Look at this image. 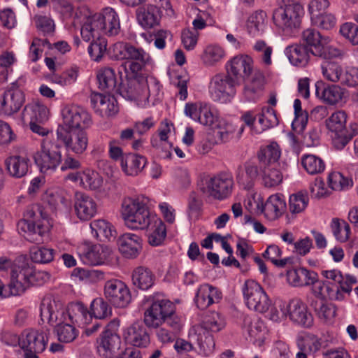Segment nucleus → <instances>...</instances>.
Masks as SVG:
<instances>
[{
    "label": "nucleus",
    "instance_id": "f8f14e48",
    "mask_svg": "<svg viewBox=\"0 0 358 358\" xmlns=\"http://www.w3.org/2000/svg\"><path fill=\"white\" fill-rule=\"evenodd\" d=\"M233 180L229 176L222 174L204 179L200 190L208 197L223 200L231 192Z\"/></svg>",
    "mask_w": 358,
    "mask_h": 358
},
{
    "label": "nucleus",
    "instance_id": "c756f323",
    "mask_svg": "<svg viewBox=\"0 0 358 358\" xmlns=\"http://www.w3.org/2000/svg\"><path fill=\"white\" fill-rule=\"evenodd\" d=\"M136 15L138 23L145 29H150L157 25L161 17L158 8L153 4L138 8Z\"/></svg>",
    "mask_w": 358,
    "mask_h": 358
},
{
    "label": "nucleus",
    "instance_id": "f3484780",
    "mask_svg": "<svg viewBox=\"0 0 358 358\" xmlns=\"http://www.w3.org/2000/svg\"><path fill=\"white\" fill-rule=\"evenodd\" d=\"M260 176V166L257 162L247 161L239 165L236 171V179L245 189H251Z\"/></svg>",
    "mask_w": 358,
    "mask_h": 358
},
{
    "label": "nucleus",
    "instance_id": "37998d69",
    "mask_svg": "<svg viewBox=\"0 0 358 358\" xmlns=\"http://www.w3.org/2000/svg\"><path fill=\"white\" fill-rule=\"evenodd\" d=\"M94 236L101 241L115 238L116 231L113 225L104 220H96L90 223Z\"/></svg>",
    "mask_w": 358,
    "mask_h": 358
},
{
    "label": "nucleus",
    "instance_id": "9d476101",
    "mask_svg": "<svg viewBox=\"0 0 358 358\" xmlns=\"http://www.w3.org/2000/svg\"><path fill=\"white\" fill-rule=\"evenodd\" d=\"M238 85V81L229 74H216L210 82V96L215 101L227 103L236 94V88Z\"/></svg>",
    "mask_w": 358,
    "mask_h": 358
},
{
    "label": "nucleus",
    "instance_id": "603ef678",
    "mask_svg": "<svg viewBox=\"0 0 358 358\" xmlns=\"http://www.w3.org/2000/svg\"><path fill=\"white\" fill-rule=\"evenodd\" d=\"M224 50L217 45H208L203 53L202 59L205 64L213 66L225 57Z\"/></svg>",
    "mask_w": 358,
    "mask_h": 358
},
{
    "label": "nucleus",
    "instance_id": "dca6fc26",
    "mask_svg": "<svg viewBox=\"0 0 358 358\" xmlns=\"http://www.w3.org/2000/svg\"><path fill=\"white\" fill-rule=\"evenodd\" d=\"M119 326L120 321L117 319L110 321L98 341V350L101 352L102 350L106 357H110L115 350L120 348L121 340L117 334Z\"/></svg>",
    "mask_w": 358,
    "mask_h": 358
},
{
    "label": "nucleus",
    "instance_id": "de8ad7c7",
    "mask_svg": "<svg viewBox=\"0 0 358 358\" xmlns=\"http://www.w3.org/2000/svg\"><path fill=\"white\" fill-rule=\"evenodd\" d=\"M348 96V91L338 85L325 87L322 93L323 101L330 105H335L343 101Z\"/></svg>",
    "mask_w": 358,
    "mask_h": 358
},
{
    "label": "nucleus",
    "instance_id": "aec40b11",
    "mask_svg": "<svg viewBox=\"0 0 358 358\" xmlns=\"http://www.w3.org/2000/svg\"><path fill=\"white\" fill-rule=\"evenodd\" d=\"M252 59L245 55L232 58L227 64V74L238 81V79L248 78L252 71Z\"/></svg>",
    "mask_w": 358,
    "mask_h": 358
},
{
    "label": "nucleus",
    "instance_id": "0e129e2a",
    "mask_svg": "<svg viewBox=\"0 0 358 358\" xmlns=\"http://www.w3.org/2000/svg\"><path fill=\"white\" fill-rule=\"evenodd\" d=\"M235 131V127L224 120H220L214 127V135L220 142L229 141Z\"/></svg>",
    "mask_w": 358,
    "mask_h": 358
},
{
    "label": "nucleus",
    "instance_id": "423d86ee",
    "mask_svg": "<svg viewBox=\"0 0 358 358\" xmlns=\"http://www.w3.org/2000/svg\"><path fill=\"white\" fill-rule=\"evenodd\" d=\"M34 159L41 172L50 173L55 171L62 162L60 144L49 138L43 139L41 149L34 155Z\"/></svg>",
    "mask_w": 358,
    "mask_h": 358
},
{
    "label": "nucleus",
    "instance_id": "4be33fe9",
    "mask_svg": "<svg viewBox=\"0 0 358 358\" xmlns=\"http://www.w3.org/2000/svg\"><path fill=\"white\" fill-rule=\"evenodd\" d=\"M31 164V160L26 154L13 155L5 160L9 176L15 178H21L26 176Z\"/></svg>",
    "mask_w": 358,
    "mask_h": 358
},
{
    "label": "nucleus",
    "instance_id": "9b49d317",
    "mask_svg": "<svg viewBox=\"0 0 358 358\" xmlns=\"http://www.w3.org/2000/svg\"><path fill=\"white\" fill-rule=\"evenodd\" d=\"M243 292L248 308L260 313L268 310L271 301L259 283L254 280H247Z\"/></svg>",
    "mask_w": 358,
    "mask_h": 358
},
{
    "label": "nucleus",
    "instance_id": "338daca9",
    "mask_svg": "<svg viewBox=\"0 0 358 358\" xmlns=\"http://www.w3.org/2000/svg\"><path fill=\"white\" fill-rule=\"evenodd\" d=\"M347 55V50L341 45H324L323 44L320 54L317 57L324 59H342Z\"/></svg>",
    "mask_w": 358,
    "mask_h": 358
},
{
    "label": "nucleus",
    "instance_id": "a19ab883",
    "mask_svg": "<svg viewBox=\"0 0 358 358\" xmlns=\"http://www.w3.org/2000/svg\"><path fill=\"white\" fill-rule=\"evenodd\" d=\"M266 13L263 10H257L248 19L247 29L249 34L258 36L263 34L266 27Z\"/></svg>",
    "mask_w": 358,
    "mask_h": 358
},
{
    "label": "nucleus",
    "instance_id": "e2e57ef3",
    "mask_svg": "<svg viewBox=\"0 0 358 358\" xmlns=\"http://www.w3.org/2000/svg\"><path fill=\"white\" fill-rule=\"evenodd\" d=\"M90 313L95 318L104 319L111 315V308L102 298H96L91 303Z\"/></svg>",
    "mask_w": 358,
    "mask_h": 358
},
{
    "label": "nucleus",
    "instance_id": "a878e982",
    "mask_svg": "<svg viewBox=\"0 0 358 358\" xmlns=\"http://www.w3.org/2000/svg\"><path fill=\"white\" fill-rule=\"evenodd\" d=\"M24 102V95L19 89H10L3 94L1 102V111L6 115L17 113Z\"/></svg>",
    "mask_w": 358,
    "mask_h": 358
},
{
    "label": "nucleus",
    "instance_id": "6e6d98bb",
    "mask_svg": "<svg viewBox=\"0 0 358 358\" xmlns=\"http://www.w3.org/2000/svg\"><path fill=\"white\" fill-rule=\"evenodd\" d=\"M327 182L329 187L336 191H342L352 186V180L345 177L340 172H331L329 174Z\"/></svg>",
    "mask_w": 358,
    "mask_h": 358
},
{
    "label": "nucleus",
    "instance_id": "f704fd0d",
    "mask_svg": "<svg viewBox=\"0 0 358 358\" xmlns=\"http://www.w3.org/2000/svg\"><path fill=\"white\" fill-rule=\"evenodd\" d=\"M280 157V150L276 143H271L268 145L261 148L258 152V164L260 168L264 169L265 166H276L277 162Z\"/></svg>",
    "mask_w": 358,
    "mask_h": 358
},
{
    "label": "nucleus",
    "instance_id": "8fccbe9b",
    "mask_svg": "<svg viewBox=\"0 0 358 358\" xmlns=\"http://www.w3.org/2000/svg\"><path fill=\"white\" fill-rule=\"evenodd\" d=\"M301 165L310 175L322 173L325 169L324 160L315 155H305L301 157Z\"/></svg>",
    "mask_w": 358,
    "mask_h": 358
},
{
    "label": "nucleus",
    "instance_id": "052dcab7",
    "mask_svg": "<svg viewBox=\"0 0 358 358\" xmlns=\"http://www.w3.org/2000/svg\"><path fill=\"white\" fill-rule=\"evenodd\" d=\"M91 318L90 310L80 302L71 305L68 309V318L71 321L86 322L87 317Z\"/></svg>",
    "mask_w": 358,
    "mask_h": 358
},
{
    "label": "nucleus",
    "instance_id": "3c124183",
    "mask_svg": "<svg viewBox=\"0 0 358 358\" xmlns=\"http://www.w3.org/2000/svg\"><path fill=\"white\" fill-rule=\"evenodd\" d=\"M260 176L264 185L266 187H275L282 181V175L276 169V166H265L264 169L260 168Z\"/></svg>",
    "mask_w": 358,
    "mask_h": 358
},
{
    "label": "nucleus",
    "instance_id": "ddd939ff",
    "mask_svg": "<svg viewBox=\"0 0 358 358\" xmlns=\"http://www.w3.org/2000/svg\"><path fill=\"white\" fill-rule=\"evenodd\" d=\"M14 271L19 284L18 290L22 294L30 285H42L50 278L48 272L35 270L25 262L22 265L14 267Z\"/></svg>",
    "mask_w": 358,
    "mask_h": 358
},
{
    "label": "nucleus",
    "instance_id": "412c9836",
    "mask_svg": "<svg viewBox=\"0 0 358 358\" xmlns=\"http://www.w3.org/2000/svg\"><path fill=\"white\" fill-rule=\"evenodd\" d=\"M74 208L77 217L80 220L86 221L96 215L98 206L93 198L84 193L78 192L76 194Z\"/></svg>",
    "mask_w": 358,
    "mask_h": 358
},
{
    "label": "nucleus",
    "instance_id": "58836bf2",
    "mask_svg": "<svg viewBox=\"0 0 358 358\" xmlns=\"http://www.w3.org/2000/svg\"><path fill=\"white\" fill-rule=\"evenodd\" d=\"M148 199L145 197H127L122 203L121 215L122 218L129 217L130 214L136 215L141 208V211L148 208Z\"/></svg>",
    "mask_w": 358,
    "mask_h": 358
},
{
    "label": "nucleus",
    "instance_id": "39448f33",
    "mask_svg": "<svg viewBox=\"0 0 358 358\" xmlns=\"http://www.w3.org/2000/svg\"><path fill=\"white\" fill-rule=\"evenodd\" d=\"M348 115L343 110L333 113L326 120V126L331 133L332 143L336 150H343L349 142L358 135V124L356 122L346 125Z\"/></svg>",
    "mask_w": 358,
    "mask_h": 358
},
{
    "label": "nucleus",
    "instance_id": "7ed1b4c3",
    "mask_svg": "<svg viewBox=\"0 0 358 358\" xmlns=\"http://www.w3.org/2000/svg\"><path fill=\"white\" fill-rule=\"evenodd\" d=\"M144 323L150 328L166 324L175 331H180L182 320L176 313V306L170 300L156 294L144 313Z\"/></svg>",
    "mask_w": 358,
    "mask_h": 358
},
{
    "label": "nucleus",
    "instance_id": "680f3d73",
    "mask_svg": "<svg viewBox=\"0 0 358 358\" xmlns=\"http://www.w3.org/2000/svg\"><path fill=\"white\" fill-rule=\"evenodd\" d=\"M55 331L58 340L63 343H71L78 335V330L73 326L66 323L57 324Z\"/></svg>",
    "mask_w": 358,
    "mask_h": 358
},
{
    "label": "nucleus",
    "instance_id": "a211bd4d",
    "mask_svg": "<svg viewBox=\"0 0 358 358\" xmlns=\"http://www.w3.org/2000/svg\"><path fill=\"white\" fill-rule=\"evenodd\" d=\"M289 319L295 324L304 327H310L313 323V317L308 311L306 305L299 299H292L287 306Z\"/></svg>",
    "mask_w": 358,
    "mask_h": 358
},
{
    "label": "nucleus",
    "instance_id": "a18cd8bd",
    "mask_svg": "<svg viewBox=\"0 0 358 358\" xmlns=\"http://www.w3.org/2000/svg\"><path fill=\"white\" fill-rule=\"evenodd\" d=\"M99 87L103 91L110 92L115 90L117 80L115 71L110 67L101 69L97 73Z\"/></svg>",
    "mask_w": 358,
    "mask_h": 358
},
{
    "label": "nucleus",
    "instance_id": "2eb2a0df",
    "mask_svg": "<svg viewBox=\"0 0 358 358\" xmlns=\"http://www.w3.org/2000/svg\"><path fill=\"white\" fill-rule=\"evenodd\" d=\"M104 296L116 308L127 307L131 299L127 286L124 282L117 279H112L106 282Z\"/></svg>",
    "mask_w": 358,
    "mask_h": 358
},
{
    "label": "nucleus",
    "instance_id": "b1692460",
    "mask_svg": "<svg viewBox=\"0 0 358 358\" xmlns=\"http://www.w3.org/2000/svg\"><path fill=\"white\" fill-rule=\"evenodd\" d=\"M92 106L101 116H110L118 111L117 101L113 96L92 94L90 96Z\"/></svg>",
    "mask_w": 358,
    "mask_h": 358
},
{
    "label": "nucleus",
    "instance_id": "6ab92c4d",
    "mask_svg": "<svg viewBox=\"0 0 358 358\" xmlns=\"http://www.w3.org/2000/svg\"><path fill=\"white\" fill-rule=\"evenodd\" d=\"M126 342L134 347L144 348L150 343V334L146 327L141 322H134L123 334Z\"/></svg>",
    "mask_w": 358,
    "mask_h": 358
},
{
    "label": "nucleus",
    "instance_id": "e433bc0d",
    "mask_svg": "<svg viewBox=\"0 0 358 358\" xmlns=\"http://www.w3.org/2000/svg\"><path fill=\"white\" fill-rule=\"evenodd\" d=\"M302 41L310 50L312 55L316 56L320 54L324 44V39L320 33L313 28H308L302 32Z\"/></svg>",
    "mask_w": 358,
    "mask_h": 358
},
{
    "label": "nucleus",
    "instance_id": "f257e3e1",
    "mask_svg": "<svg viewBox=\"0 0 358 358\" xmlns=\"http://www.w3.org/2000/svg\"><path fill=\"white\" fill-rule=\"evenodd\" d=\"M61 115L62 123L56 131L57 142L68 152L83 154L88 145L85 130L92 124L90 114L80 106L67 105L62 109Z\"/></svg>",
    "mask_w": 358,
    "mask_h": 358
},
{
    "label": "nucleus",
    "instance_id": "2f4dec72",
    "mask_svg": "<svg viewBox=\"0 0 358 358\" xmlns=\"http://www.w3.org/2000/svg\"><path fill=\"white\" fill-rule=\"evenodd\" d=\"M121 167L124 173L127 176H137L145 167L146 159L141 155L135 154H127L122 157Z\"/></svg>",
    "mask_w": 358,
    "mask_h": 358
},
{
    "label": "nucleus",
    "instance_id": "6e6552de",
    "mask_svg": "<svg viewBox=\"0 0 358 358\" xmlns=\"http://www.w3.org/2000/svg\"><path fill=\"white\" fill-rule=\"evenodd\" d=\"M285 5L273 13L275 24L283 30H292L299 27L303 14L302 6L295 0H284Z\"/></svg>",
    "mask_w": 358,
    "mask_h": 358
},
{
    "label": "nucleus",
    "instance_id": "c03bdc74",
    "mask_svg": "<svg viewBox=\"0 0 358 358\" xmlns=\"http://www.w3.org/2000/svg\"><path fill=\"white\" fill-rule=\"evenodd\" d=\"M41 199L47 208L52 212H56L65 201L64 192L59 189H50L43 194Z\"/></svg>",
    "mask_w": 358,
    "mask_h": 358
},
{
    "label": "nucleus",
    "instance_id": "4468645a",
    "mask_svg": "<svg viewBox=\"0 0 358 358\" xmlns=\"http://www.w3.org/2000/svg\"><path fill=\"white\" fill-rule=\"evenodd\" d=\"M40 315L43 322L50 324H63L68 318V310L52 296H45L41 303Z\"/></svg>",
    "mask_w": 358,
    "mask_h": 358
},
{
    "label": "nucleus",
    "instance_id": "f03ea898",
    "mask_svg": "<svg viewBox=\"0 0 358 358\" xmlns=\"http://www.w3.org/2000/svg\"><path fill=\"white\" fill-rule=\"evenodd\" d=\"M120 30V20L117 13L113 8L107 7L99 13L87 17L81 27L80 34L83 39L88 42L102 34L108 36H117Z\"/></svg>",
    "mask_w": 358,
    "mask_h": 358
},
{
    "label": "nucleus",
    "instance_id": "72a5a7b5",
    "mask_svg": "<svg viewBox=\"0 0 358 358\" xmlns=\"http://www.w3.org/2000/svg\"><path fill=\"white\" fill-rule=\"evenodd\" d=\"M310 306L313 308L318 317L325 322H331L336 317V307L328 303L324 299H313Z\"/></svg>",
    "mask_w": 358,
    "mask_h": 358
},
{
    "label": "nucleus",
    "instance_id": "cd10ccee",
    "mask_svg": "<svg viewBox=\"0 0 358 358\" xmlns=\"http://www.w3.org/2000/svg\"><path fill=\"white\" fill-rule=\"evenodd\" d=\"M22 119L25 123H42L48 119V109L41 102L33 101L25 106L22 113Z\"/></svg>",
    "mask_w": 358,
    "mask_h": 358
},
{
    "label": "nucleus",
    "instance_id": "13d9d810",
    "mask_svg": "<svg viewBox=\"0 0 358 358\" xmlns=\"http://www.w3.org/2000/svg\"><path fill=\"white\" fill-rule=\"evenodd\" d=\"M331 228L337 241L343 243L348 240L350 227L345 221L334 218L331 223Z\"/></svg>",
    "mask_w": 358,
    "mask_h": 358
},
{
    "label": "nucleus",
    "instance_id": "774afa93",
    "mask_svg": "<svg viewBox=\"0 0 358 358\" xmlns=\"http://www.w3.org/2000/svg\"><path fill=\"white\" fill-rule=\"evenodd\" d=\"M339 83L353 88L358 86V68L355 66L344 67Z\"/></svg>",
    "mask_w": 358,
    "mask_h": 358
},
{
    "label": "nucleus",
    "instance_id": "20e7f679",
    "mask_svg": "<svg viewBox=\"0 0 358 358\" xmlns=\"http://www.w3.org/2000/svg\"><path fill=\"white\" fill-rule=\"evenodd\" d=\"M160 90L159 83L152 77L136 76L123 81L117 91L125 99L145 106L151 94L157 96Z\"/></svg>",
    "mask_w": 358,
    "mask_h": 358
},
{
    "label": "nucleus",
    "instance_id": "864d4df0",
    "mask_svg": "<svg viewBox=\"0 0 358 358\" xmlns=\"http://www.w3.org/2000/svg\"><path fill=\"white\" fill-rule=\"evenodd\" d=\"M294 109L295 117L292 123V127L299 134L303 132L307 125L308 115L306 111L302 110L301 101L298 99L294 100Z\"/></svg>",
    "mask_w": 358,
    "mask_h": 358
},
{
    "label": "nucleus",
    "instance_id": "c9c22d12",
    "mask_svg": "<svg viewBox=\"0 0 358 358\" xmlns=\"http://www.w3.org/2000/svg\"><path fill=\"white\" fill-rule=\"evenodd\" d=\"M133 284L138 288L147 290L150 288L155 282V275L147 267L138 266L132 273Z\"/></svg>",
    "mask_w": 358,
    "mask_h": 358
},
{
    "label": "nucleus",
    "instance_id": "69168bd1",
    "mask_svg": "<svg viewBox=\"0 0 358 358\" xmlns=\"http://www.w3.org/2000/svg\"><path fill=\"white\" fill-rule=\"evenodd\" d=\"M55 250L52 248L40 247L33 248L30 256L33 262L41 264H46L53 260Z\"/></svg>",
    "mask_w": 358,
    "mask_h": 358
},
{
    "label": "nucleus",
    "instance_id": "393cba45",
    "mask_svg": "<svg viewBox=\"0 0 358 358\" xmlns=\"http://www.w3.org/2000/svg\"><path fill=\"white\" fill-rule=\"evenodd\" d=\"M222 296L219 289L209 284H203L198 288L195 302L199 308L205 309L213 303H218Z\"/></svg>",
    "mask_w": 358,
    "mask_h": 358
},
{
    "label": "nucleus",
    "instance_id": "5701e85b",
    "mask_svg": "<svg viewBox=\"0 0 358 358\" xmlns=\"http://www.w3.org/2000/svg\"><path fill=\"white\" fill-rule=\"evenodd\" d=\"M142 240L136 234L125 233L117 240L120 252L126 258L134 259L138 257L142 249Z\"/></svg>",
    "mask_w": 358,
    "mask_h": 358
},
{
    "label": "nucleus",
    "instance_id": "79ce46f5",
    "mask_svg": "<svg viewBox=\"0 0 358 358\" xmlns=\"http://www.w3.org/2000/svg\"><path fill=\"white\" fill-rule=\"evenodd\" d=\"M297 346L300 350L308 354H315L322 348V341L317 336L312 334H302L296 341Z\"/></svg>",
    "mask_w": 358,
    "mask_h": 358
},
{
    "label": "nucleus",
    "instance_id": "bb28decb",
    "mask_svg": "<svg viewBox=\"0 0 358 358\" xmlns=\"http://www.w3.org/2000/svg\"><path fill=\"white\" fill-rule=\"evenodd\" d=\"M111 255V250L102 245L88 247L81 255L83 262L89 265L96 266L106 264Z\"/></svg>",
    "mask_w": 358,
    "mask_h": 358
},
{
    "label": "nucleus",
    "instance_id": "c85d7f7f",
    "mask_svg": "<svg viewBox=\"0 0 358 358\" xmlns=\"http://www.w3.org/2000/svg\"><path fill=\"white\" fill-rule=\"evenodd\" d=\"M286 203L283 196L276 194L270 196L263 206L262 212L270 220L280 217L285 212Z\"/></svg>",
    "mask_w": 358,
    "mask_h": 358
},
{
    "label": "nucleus",
    "instance_id": "4c0bfd02",
    "mask_svg": "<svg viewBox=\"0 0 358 358\" xmlns=\"http://www.w3.org/2000/svg\"><path fill=\"white\" fill-rule=\"evenodd\" d=\"M224 327V317L219 313L211 312L204 316L201 326L197 327L195 331H200V332L207 331L215 333L222 330Z\"/></svg>",
    "mask_w": 358,
    "mask_h": 358
},
{
    "label": "nucleus",
    "instance_id": "5fc2aeb1",
    "mask_svg": "<svg viewBox=\"0 0 358 358\" xmlns=\"http://www.w3.org/2000/svg\"><path fill=\"white\" fill-rule=\"evenodd\" d=\"M199 345V352L201 355L208 357L212 355L215 350V341L212 335L206 332L195 331Z\"/></svg>",
    "mask_w": 358,
    "mask_h": 358
},
{
    "label": "nucleus",
    "instance_id": "bf43d9fd",
    "mask_svg": "<svg viewBox=\"0 0 358 358\" xmlns=\"http://www.w3.org/2000/svg\"><path fill=\"white\" fill-rule=\"evenodd\" d=\"M103 180L99 173L92 170L81 173V185L86 189H98L102 186Z\"/></svg>",
    "mask_w": 358,
    "mask_h": 358
},
{
    "label": "nucleus",
    "instance_id": "7c9ffc66",
    "mask_svg": "<svg viewBox=\"0 0 358 358\" xmlns=\"http://www.w3.org/2000/svg\"><path fill=\"white\" fill-rule=\"evenodd\" d=\"M310 50L303 44H293L286 48L285 54L290 63L296 66H306L310 59Z\"/></svg>",
    "mask_w": 358,
    "mask_h": 358
},
{
    "label": "nucleus",
    "instance_id": "1a4fd4ad",
    "mask_svg": "<svg viewBox=\"0 0 358 358\" xmlns=\"http://www.w3.org/2000/svg\"><path fill=\"white\" fill-rule=\"evenodd\" d=\"M48 339L46 335L36 329H26L21 334L20 348L17 350V358H39L38 355L46 348Z\"/></svg>",
    "mask_w": 358,
    "mask_h": 358
},
{
    "label": "nucleus",
    "instance_id": "49530a36",
    "mask_svg": "<svg viewBox=\"0 0 358 358\" xmlns=\"http://www.w3.org/2000/svg\"><path fill=\"white\" fill-rule=\"evenodd\" d=\"M150 229V233L148 236V242L152 246H157L162 243L166 236V229L162 220L157 216L153 217Z\"/></svg>",
    "mask_w": 358,
    "mask_h": 358
},
{
    "label": "nucleus",
    "instance_id": "ea45409f",
    "mask_svg": "<svg viewBox=\"0 0 358 358\" xmlns=\"http://www.w3.org/2000/svg\"><path fill=\"white\" fill-rule=\"evenodd\" d=\"M279 123L275 111L271 108L264 109L258 117V126L253 128V134H260L264 131L277 126Z\"/></svg>",
    "mask_w": 358,
    "mask_h": 358
},
{
    "label": "nucleus",
    "instance_id": "0eeeda50",
    "mask_svg": "<svg viewBox=\"0 0 358 358\" xmlns=\"http://www.w3.org/2000/svg\"><path fill=\"white\" fill-rule=\"evenodd\" d=\"M113 56L117 59L131 60L129 69L133 73H138L151 62L150 55L142 48L129 43L118 42L113 46Z\"/></svg>",
    "mask_w": 358,
    "mask_h": 358
},
{
    "label": "nucleus",
    "instance_id": "09e8293b",
    "mask_svg": "<svg viewBox=\"0 0 358 358\" xmlns=\"http://www.w3.org/2000/svg\"><path fill=\"white\" fill-rule=\"evenodd\" d=\"M344 66L336 62L324 61L321 64L322 73L324 79L332 83H339Z\"/></svg>",
    "mask_w": 358,
    "mask_h": 358
},
{
    "label": "nucleus",
    "instance_id": "4d7b16f0",
    "mask_svg": "<svg viewBox=\"0 0 358 358\" xmlns=\"http://www.w3.org/2000/svg\"><path fill=\"white\" fill-rule=\"evenodd\" d=\"M92 41L89 45L87 50L88 53L94 61L99 62L105 55L107 50V41L101 36L97 38H94V40Z\"/></svg>",
    "mask_w": 358,
    "mask_h": 358
},
{
    "label": "nucleus",
    "instance_id": "473e14b6",
    "mask_svg": "<svg viewBox=\"0 0 358 358\" xmlns=\"http://www.w3.org/2000/svg\"><path fill=\"white\" fill-rule=\"evenodd\" d=\"M133 215L130 214L129 217L122 218L124 220L125 225L131 229H148L150 225H152V221L153 220V217L156 216V215L151 213L148 208L139 212L136 215L132 216Z\"/></svg>",
    "mask_w": 358,
    "mask_h": 358
}]
</instances>
